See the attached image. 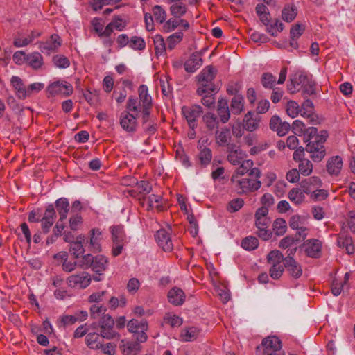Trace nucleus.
<instances>
[{
  "label": "nucleus",
  "mask_w": 355,
  "mask_h": 355,
  "mask_svg": "<svg viewBox=\"0 0 355 355\" xmlns=\"http://www.w3.org/2000/svg\"><path fill=\"white\" fill-rule=\"evenodd\" d=\"M216 75V71L211 66H208L196 77L198 84L196 92L199 96L217 92V88L213 83Z\"/></svg>",
  "instance_id": "1"
},
{
  "label": "nucleus",
  "mask_w": 355,
  "mask_h": 355,
  "mask_svg": "<svg viewBox=\"0 0 355 355\" xmlns=\"http://www.w3.org/2000/svg\"><path fill=\"white\" fill-rule=\"evenodd\" d=\"M328 137L326 130L320 132V135L316 136L315 139L309 141L305 147V150L310 154V157L315 162H319L326 155V149L324 144Z\"/></svg>",
  "instance_id": "2"
},
{
  "label": "nucleus",
  "mask_w": 355,
  "mask_h": 355,
  "mask_svg": "<svg viewBox=\"0 0 355 355\" xmlns=\"http://www.w3.org/2000/svg\"><path fill=\"white\" fill-rule=\"evenodd\" d=\"M231 182L234 184L237 192L240 194L254 192L261 186V182L252 178H242L237 179L236 175H232Z\"/></svg>",
  "instance_id": "3"
},
{
  "label": "nucleus",
  "mask_w": 355,
  "mask_h": 355,
  "mask_svg": "<svg viewBox=\"0 0 355 355\" xmlns=\"http://www.w3.org/2000/svg\"><path fill=\"white\" fill-rule=\"evenodd\" d=\"M310 77L311 76L302 71L292 74L287 85L288 92L291 94H295L302 90Z\"/></svg>",
  "instance_id": "4"
},
{
  "label": "nucleus",
  "mask_w": 355,
  "mask_h": 355,
  "mask_svg": "<svg viewBox=\"0 0 355 355\" xmlns=\"http://www.w3.org/2000/svg\"><path fill=\"white\" fill-rule=\"evenodd\" d=\"M263 355H285L281 351L282 343L276 336H268L262 340Z\"/></svg>",
  "instance_id": "5"
},
{
  "label": "nucleus",
  "mask_w": 355,
  "mask_h": 355,
  "mask_svg": "<svg viewBox=\"0 0 355 355\" xmlns=\"http://www.w3.org/2000/svg\"><path fill=\"white\" fill-rule=\"evenodd\" d=\"M114 320L109 314L103 315L99 320L101 335L103 338L111 339L117 336V333L114 330Z\"/></svg>",
  "instance_id": "6"
},
{
  "label": "nucleus",
  "mask_w": 355,
  "mask_h": 355,
  "mask_svg": "<svg viewBox=\"0 0 355 355\" xmlns=\"http://www.w3.org/2000/svg\"><path fill=\"white\" fill-rule=\"evenodd\" d=\"M182 114L186 119L189 127L193 130L197 126V119L202 112V107L194 105L191 107L184 106L182 108Z\"/></svg>",
  "instance_id": "7"
},
{
  "label": "nucleus",
  "mask_w": 355,
  "mask_h": 355,
  "mask_svg": "<svg viewBox=\"0 0 355 355\" xmlns=\"http://www.w3.org/2000/svg\"><path fill=\"white\" fill-rule=\"evenodd\" d=\"M47 90L52 96H69L73 93V87L66 81H56L49 85Z\"/></svg>",
  "instance_id": "8"
},
{
  "label": "nucleus",
  "mask_w": 355,
  "mask_h": 355,
  "mask_svg": "<svg viewBox=\"0 0 355 355\" xmlns=\"http://www.w3.org/2000/svg\"><path fill=\"white\" fill-rule=\"evenodd\" d=\"M170 227L168 230L160 229L155 234L158 245L165 252H171L173 249V243L171 238Z\"/></svg>",
  "instance_id": "9"
},
{
  "label": "nucleus",
  "mask_w": 355,
  "mask_h": 355,
  "mask_svg": "<svg viewBox=\"0 0 355 355\" xmlns=\"http://www.w3.org/2000/svg\"><path fill=\"white\" fill-rule=\"evenodd\" d=\"M90 282V275L86 272H83L77 275H72L67 278V284L70 287L85 288L89 285Z\"/></svg>",
  "instance_id": "10"
},
{
  "label": "nucleus",
  "mask_w": 355,
  "mask_h": 355,
  "mask_svg": "<svg viewBox=\"0 0 355 355\" xmlns=\"http://www.w3.org/2000/svg\"><path fill=\"white\" fill-rule=\"evenodd\" d=\"M306 254L312 258H318L320 256L322 243L315 239L306 240L302 245Z\"/></svg>",
  "instance_id": "11"
},
{
  "label": "nucleus",
  "mask_w": 355,
  "mask_h": 355,
  "mask_svg": "<svg viewBox=\"0 0 355 355\" xmlns=\"http://www.w3.org/2000/svg\"><path fill=\"white\" fill-rule=\"evenodd\" d=\"M137 116L129 112H123L120 116L122 128L127 132H135L137 125Z\"/></svg>",
  "instance_id": "12"
},
{
  "label": "nucleus",
  "mask_w": 355,
  "mask_h": 355,
  "mask_svg": "<svg viewBox=\"0 0 355 355\" xmlns=\"http://www.w3.org/2000/svg\"><path fill=\"white\" fill-rule=\"evenodd\" d=\"M261 117L252 111L248 112L243 120V128L249 132L255 131L259 126Z\"/></svg>",
  "instance_id": "13"
},
{
  "label": "nucleus",
  "mask_w": 355,
  "mask_h": 355,
  "mask_svg": "<svg viewBox=\"0 0 355 355\" xmlns=\"http://www.w3.org/2000/svg\"><path fill=\"white\" fill-rule=\"evenodd\" d=\"M228 161L233 165H239L245 157V153L235 144H232L227 147Z\"/></svg>",
  "instance_id": "14"
},
{
  "label": "nucleus",
  "mask_w": 355,
  "mask_h": 355,
  "mask_svg": "<svg viewBox=\"0 0 355 355\" xmlns=\"http://www.w3.org/2000/svg\"><path fill=\"white\" fill-rule=\"evenodd\" d=\"M61 40L58 35L53 34L51 36L50 39L46 42H42L40 44V49L43 53L50 54L52 52L56 51L61 46Z\"/></svg>",
  "instance_id": "15"
},
{
  "label": "nucleus",
  "mask_w": 355,
  "mask_h": 355,
  "mask_svg": "<svg viewBox=\"0 0 355 355\" xmlns=\"http://www.w3.org/2000/svg\"><path fill=\"white\" fill-rule=\"evenodd\" d=\"M270 128L276 131L279 136H284L290 130L291 125L287 122H282L278 116H273L270 121Z\"/></svg>",
  "instance_id": "16"
},
{
  "label": "nucleus",
  "mask_w": 355,
  "mask_h": 355,
  "mask_svg": "<svg viewBox=\"0 0 355 355\" xmlns=\"http://www.w3.org/2000/svg\"><path fill=\"white\" fill-rule=\"evenodd\" d=\"M268 209L266 207H259L255 213V225L257 228H268L271 223L270 218L268 217Z\"/></svg>",
  "instance_id": "17"
},
{
  "label": "nucleus",
  "mask_w": 355,
  "mask_h": 355,
  "mask_svg": "<svg viewBox=\"0 0 355 355\" xmlns=\"http://www.w3.org/2000/svg\"><path fill=\"white\" fill-rule=\"evenodd\" d=\"M202 64V59L200 52L192 53L190 58L185 62L184 67L187 72L193 73Z\"/></svg>",
  "instance_id": "18"
},
{
  "label": "nucleus",
  "mask_w": 355,
  "mask_h": 355,
  "mask_svg": "<svg viewBox=\"0 0 355 355\" xmlns=\"http://www.w3.org/2000/svg\"><path fill=\"white\" fill-rule=\"evenodd\" d=\"M167 297L168 302L174 306L182 305L185 301L186 297L184 291L176 286L169 290Z\"/></svg>",
  "instance_id": "19"
},
{
  "label": "nucleus",
  "mask_w": 355,
  "mask_h": 355,
  "mask_svg": "<svg viewBox=\"0 0 355 355\" xmlns=\"http://www.w3.org/2000/svg\"><path fill=\"white\" fill-rule=\"evenodd\" d=\"M300 186L305 193L310 194L313 190L319 189L322 186V182L319 178L313 176L302 180Z\"/></svg>",
  "instance_id": "20"
},
{
  "label": "nucleus",
  "mask_w": 355,
  "mask_h": 355,
  "mask_svg": "<svg viewBox=\"0 0 355 355\" xmlns=\"http://www.w3.org/2000/svg\"><path fill=\"white\" fill-rule=\"evenodd\" d=\"M104 338L101 333L89 332L85 337V344L92 349H99Z\"/></svg>",
  "instance_id": "21"
},
{
  "label": "nucleus",
  "mask_w": 355,
  "mask_h": 355,
  "mask_svg": "<svg viewBox=\"0 0 355 355\" xmlns=\"http://www.w3.org/2000/svg\"><path fill=\"white\" fill-rule=\"evenodd\" d=\"M10 82L19 98L25 99L28 97L27 87L24 85L22 80L19 77L12 76Z\"/></svg>",
  "instance_id": "22"
},
{
  "label": "nucleus",
  "mask_w": 355,
  "mask_h": 355,
  "mask_svg": "<svg viewBox=\"0 0 355 355\" xmlns=\"http://www.w3.org/2000/svg\"><path fill=\"white\" fill-rule=\"evenodd\" d=\"M343 167V160L339 156L331 157L327 162V170L331 175H338Z\"/></svg>",
  "instance_id": "23"
},
{
  "label": "nucleus",
  "mask_w": 355,
  "mask_h": 355,
  "mask_svg": "<svg viewBox=\"0 0 355 355\" xmlns=\"http://www.w3.org/2000/svg\"><path fill=\"white\" fill-rule=\"evenodd\" d=\"M284 265L291 277L297 279L302 275V267L295 259H291L288 258L286 259V262L284 263Z\"/></svg>",
  "instance_id": "24"
},
{
  "label": "nucleus",
  "mask_w": 355,
  "mask_h": 355,
  "mask_svg": "<svg viewBox=\"0 0 355 355\" xmlns=\"http://www.w3.org/2000/svg\"><path fill=\"white\" fill-rule=\"evenodd\" d=\"M138 94L139 98V103L141 107H152V98L148 94V89L146 85H141L138 89Z\"/></svg>",
  "instance_id": "25"
},
{
  "label": "nucleus",
  "mask_w": 355,
  "mask_h": 355,
  "mask_svg": "<svg viewBox=\"0 0 355 355\" xmlns=\"http://www.w3.org/2000/svg\"><path fill=\"white\" fill-rule=\"evenodd\" d=\"M112 234V243H125L126 235L123 226L121 225H114L110 227Z\"/></svg>",
  "instance_id": "26"
},
{
  "label": "nucleus",
  "mask_w": 355,
  "mask_h": 355,
  "mask_svg": "<svg viewBox=\"0 0 355 355\" xmlns=\"http://www.w3.org/2000/svg\"><path fill=\"white\" fill-rule=\"evenodd\" d=\"M55 204L58 214L60 215V218H61V220H65L69 210V203L68 200L65 198H61L58 199Z\"/></svg>",
  "instance_id": "27"
},
{
  "label": "nucleus",
  "mask_w": 355,
  "mask_h": 355,
  "mask_svg": "<svg viewBox=\"0 0 355 355\" xmlns=\"http://www.w3.org/2000/svg\"><path fill=\"white\" fill-rule=\"evenodd\" d=\"M216 143L219 146H227V147L230 145L229 144L231 139V133L230 130L227 128H223L220 130H217L216 132Z\"/></svg>",
  "instance_id": "28"
},
{
  "label": "nucleus",
  "mask_w": 355,
  "mask_h": 355,
  "mask_svg": "<svg viewBox=\"0 0 355 355\" xmlns=\"http://www.w3.org/2000/svg\"><path fill=\"white\" fill-rule=\"evenodd\" d=\"M84 236L80 235L77 237L76 241L71 243L69 251L75 259L79 258L85 252V248L82 244Z\"/></svg>",
  "instance_id": "29"
},
{
  "label": "nucleus",
  "mask_w": 355,
  "mask_h": 355,
  "mask_svg": "<svg viewBox=\"0 0 355 355\" xmlns=\"http://www.w3.org/2000/svg\"><path fill=\"white\" fill-rule=\"evenodd\" d=\"M91 236L89 239V245L91 250L94 252H98L101 251V233L98 230L92 229L90 231Z\"/></svg>",
  "instance_id": "30"
},
{
  "label": "nucleus",
  "mask_w": 355,
  "mask_h": 355,
  "mask_svg": "<svg viewBox=\"0 0 355 355\" xmlns=\"http://www.w3.org/2000/svg\"><path fill=\"white\" fill-rule=\"evenodd\" d=\"M127 327L130 333L134 334L137 333L140 329L148 330V322L144 319L140 321L136 319H132L128 322Z\"/></svg>",
  "instance_id": "31"
},
{
  "label": "nucleus",
  "mask_w": 355,
  "mask_h": 355,
  "mask_svg": "<svg viewBox=\"0 0 355 355\" xmlns=\"http://www.w3.org/2000/svg\"><path fill=\"white\" fill-rule=\"evenodd\" d=\"M305 192L300 188H293L288 192L289 200L297 205L302 203L305 200Z\"/></svg>",
  "instance_id": "32"
},
{
  "label": "nucleus",
  "mask_w": 355,
  "mask_h": 355,
  "mask_svg": "<svg viewBox=\"0 0 355 355\" xmlns=\"http://www.w3.org/2000/svg\"><path fill=\"white\" fill-rule=\"evenodd\" d=\"M231 110L234 114H239L244 109V99L242 95H235L231 101Z\"/></svg>",
  "instance_id": "33"
},
{
  "label": "nucleus",
  "mask_w": 355,
  "mask_h": 355,
  "mask_svg": "<svg viewBox=\"0 0 355 355\" xmlns=\"http://www.w3.org/2000/svg\"><path fill=\"white\" fill-rule=\"evenodd\" d=\"M199 330L196 327H187L181 331L180 337L183 341L190 342L197 338Z\"/></svg>",
  "instance_id": "34"
},
{
  "label": "nucleus",
  "mask_w": 355,
  "mask_h": 355,
  "mask_svg": "<svg viewBox=\"0 0 355 355\" xmlns=\"http://www.w3.org/2000/svg\"><path fill=\"white\" fill-rule=\"evenodd\" d=\"M338 245L340 248H345L346 252L348 254H352L354 252V247L353 245L352 239L348 236H340L338 239Z\"/></svg>",
  "instance_id": "35"
},
{
  "label": "nucleus",
  "mask_w": 355,
  "mask_h": 355,
  "mask_svg": "<svg viewBox=\"0 0 355 355\" xmlns=\"http://www.w3.org/2000/svg\"><path fill=\"white\" fill-rule=\"evenodd\" d=\"M107 263V259L103 255L94 257L92 269L96 272H102L105 270Z\"/></svg>",
  "instance_id": "36"
},
{
  "label": "nucleus",
  "mask_w": 355,
  "mask_h": 355,
  "mask_svg": "<svg viewBox=\"0 0 355 355\" xmlns=\"http://www.w3.org/2000/svg\"><path fill=\"white\" fill-rule=\"evenodd\" d=\"M26 62L34 69H37L43 64V58L38 52L26 55Z\"/></svg>",
  "instance_id": "37"
},
{
  "label": "nucleus",
  "mask_w": 355,
  "mask_h": 355,
  "mask_svg": "<svg viewBox=\"0 0 355 355\" xmlns=\"http://www.w3.org/2000/svg\"><path fill=\"white\" fill-rule=\"evenodd\" d=\"M297 13V10L295 6L286 5L282 10V17L285 21L291 22L295 19Z\"/></svg>",
  "instance_id": "38"
},
{
  "label": "nucleus",
  "mask_w": 355,
  "mask_h": 355,
  "mask_svg": "<svg viewBox=\"0 0 355 355\" xmlns=\"http://www.w3.org/2000/svg\"><path fill=\"white\" fill-rule=\"evenodd\" d=\"M199 148L200 153L198 157L200 163L202 166H207L210 163L212 158L211 150L210 148L206 147L202 148V146H200Z\"/></svg>",
  "instance_id": "39"
},
{
  "label": "nucleus",
  "mask_w": 355,
  "mask_h": 355,
  "mask_svg": "<svg viewBox=\"0 0 355 355\" xmlns=\"http://www.w3.org/2000/svg\"><path fill=\"white\" fill-rule=\"evenodd\" d=\"M202 119L208 130H213L216 128H218V120L214 113H207L205 115H204Z\"/></svg>",
  "instance_id": "40"
},
{
  "label": "nucleus",
  "mask_w": 355,
  "mask_h": 355,
  "mask_svg": "<svg viewBox=\"0 0 355 355\" xmlns=\"http://www.w3.org/2000/svg\"><path fill=\"white\" fill-rule=\"evenodd\" d=\"M123 345H120V348L124 355H130L133 352H137L140 349V346L137 342H126L122 340Z\"/></svg>",
  "instance_id": "41"
},
{
  "label": "nucleus",
  "mask_w": 355,
  "mask_h": 355,
  "mask_svg": "<svg viewBox=\"0 0 355 355\" xmlns=\"http://www.w3.org/2000/svg\"><path fill=\"white\" fill-rule=\"evenodd\" d=\"M261 83L264 88L273 89L276 83V77L270 73H263L261 78Z\"/></svg>",
  "instance_id": "42"
},
{
  "label": "nucleus",
  "mask_w": 355,
  "mask_h": 355,
  "mask_svg": "<svg viewBox=\"0 0 355 355\" xmlns=\"http://www.w3.org/2000/svg\"><path fill=\"white\" fill-rule=\"evenodd\" d=\"M186 6L181 2H175L170 7V11L172 15L175 17H180L187 12Z\"/></svg>",
  "instance_id": "43"
},
{
  "label": "nucleus",
  "mask_w": 355,
  "mask_h": 355,
  "mask_svg": "<svg viewBox=\"0 0 355 355\" xmlns=\"http://www.w3.org/2000/svg\"><path fill=\"white\" fill-rule=\"evenodd\" d=\"M298 171L304 176L309 175L313 171L312 162L308 159H302L299 162Z\"/></svg>",
  "instance_id": "44"
},
{
  "label": "nucleus",
  "mask_w": 355,
  "mask_h": 355,
  "mask_svg": "<svg viewBox=\"0 0 355 355\" xmlns=\"http://www.w3.org/2000/svg\"><path fill=\"white\" fill-rule=\"evenodd\" d=\"M302 94L304 98L315 94V83L311 76L302 89Z\"/></svg>",
  "instance_id": "45"
},
{
  "label": "nucleus",
  "mask_w": 355,
  "mask_h": 355,
  "mask_svg": "<svg viewBox=\"0 0 355 355\" xmlns=\"http://www.w3.org/2000/svg\"><path fill=\"white\" fill-rule=\"evenodd\" d=\"M241 246L246 250H253L259 246V241L254 236L245 237L242 240Z\"/></svg>",
  "instance_id": "46"
},
{
  "label": "nucleus",
  "mask_w": 355,
  "mask_h": 355,
  "mask_svg": "<svg viewBox=\"0 0 355 355\" xmlns=\"http://www.w3.org/2000/svg\"><path fill=\"white\" fill-rule=\"evenodd\" d=\"M273 231L277 236L283 235L286 231V223L283 218H277L273 223Z\"/></svg>",
  "instance_id": "47"
},
{
  "label": "nucleus",
  "mask_w": 355,
  "mask_h": 355,
  "mask_svg": "<svg viewBox=\"0 0 355 355\" xmlns=\"http://www.w3.org/2000/svg\"><path fill=\"white\" fill-rule=\"evenodd\" d=\"M268 262L270 264H278L284 261V256L279 250H275L268 254Z\"/></svg>",
  "instance_id": "48"
},
{
  "label": "nucleus",
  "mask_w": 355,
  "mask_h": 355,
  "mask_svg": "<svg viewBox=\"0 0 355 355\" xmlns=\"http://www.w3.org/2000/svg\"><path fill=\"white\" fill-rule=\"evenodd\" d=\"M53 62L54 64L60 69H66L69 67V60L63 55H55L53 57Z\"/></svg>",
  "instance_id": "49"
},
{
  "label": "nucleus",
  "mask_w": 355,
  "mask_h": 355,
  "mask_svg": "<svg viewBox=\"0 0 355 355\" xmlns=\"http://www.w3.org/2000/svg\"><path fill=\"white\" fill-rule=\"evenodd\" d=\"M140 107H141V103L137 98L135 96H130L126 104L127 112H133L136 113V115H138V112L139 111Z\"/></svg>",
  "instance_id": "50"
},
{
  "label": "nucleus",
  "mask_w": 355,
  "mask_h": 355,
  "mask_svg": "<svg viewBox=\"0 0 355 355\" xmlns=\"http://www.w3.org/2000/svg\"><path fill=\"white\" fill-rule=\"evenodd\" d=\"M153 42L156 54L157 55L163 54L166 51V44L164 38L161 35H157L154 37Z\"/></svg>",
  "instance_id": "51"
},
{
  "label": "nucleus",
  "mask_w": 355,
  "mask_h": 355,
  "mask_svg": "<svg viewBox=\"0 0 355 355\" xmlns=\"http://www.w3.org/2000/svg\"><path fill=\"white\" fill-rule=\"evenodd\" d=\"M121 0H89V4L94 10H101L104 5H110L120 2Z\"/></svg>",
  "instance_id": "52"
},
{
  "label": "nucleus",
  "mask_w": 355,
  "mask_h": 355,
  "mask_svg": "<svg viewBox=\"0 0 355 355\" xmlns=\"http://www.w3.org/2000/svg\"><path fill=\"white\" fill-rule=\"evenodd\" d=\"M164 322L171 327H180L182 324V319L176 315L167 313L164 316Z\"/></svg>",
  "instance_id": "53"
},
{
  "label": "nucleus",
  "mask_w": 355,
  "mask_h": 355,
  "mask_svg": "<svg viewBox=\"0 0 355 355\" xmlns=\"http://www.w3.org/2000/svg\"><path fill=\"white\" fill-rule=\"evenodd\" d=\"M97 327L98 324L96 322L92 323L89 328H87L85 325H81L75 330L73 337L78 338L84 336H86L90 329L95 330Z\"/></svg>",
  "instance_id": "54"
},
{
  "label": "nucleus",
  "mask_w": 355,
  "mask_h": 355,
  "mask_svg": "<svg viewBox=\"0 0 355 355\" xmlns=\"http://www.w3.org/2000/svg\"><path fill=\"white\" fill-rule=\"evenodd\" d=\"M153 14L155 20L159 24H162L166 18V13L162 8L158 5L153 8Z\"/></svg>",
  "instance_id": "55"
},
{
  "label": "nucleus",
  "mask_w": 355,
  "mask_h": 355,
  "mask_svg": "<svg viewBox=\"0 0 355 355\" xmlns=\"http://www.w3.org/2000/svg\"><path fill=\"white\" fill-rule=\"evenodd\" d=\"M284 268V265L281 263L271 265L269 270L270 276L274 279H278L282 275Z\"/></svg>",
  "instance_id": "56"
},
{
  "label": "nucleus",
  "mask_w": 355,
  "mask_h": 355,
  "mask_svg": "<svg viewBox=\"0 0 355 355\" xmlns=\"http://www.w3.org/2000/svg\"><path fill=\"white\" fill-rule=\"evenodd\" d=\"M183 34L182 32H177L170 35L167 39V46L168 49L172 50L174 49L175 45L180 42L182 40Z\"/></svg>",
  "instance_id": "57"
},
{
  "label": "nucleus",
  "mask_w": 355,
  "mask_h": 355,
  "mask_svg": "<svg viewBox=\"0 0 355 355\" xmlns=\"http://www.w3.org/2000/svg\"><path fill=\"white\" fill-rule=\"evenodd\" d=\"M106 310V308L102 305L94 304L90 308V316L93 319H97L105 315Z\"/></svg>",
  "instance_id": "58"
},
{
  "label": "nucleus",
  "mask_w": 355,
  "mask_h": 355,
  "mask_svg": "<svg viewBox=\"0 0 355 355\" xmlns=\"http://www.w3.org/2000/svg\"><path fill=\"white\" fill-rule=\"evenodd\" d=\"M129 46L135 50H142L145 49L146 43L141 37L134 36L130 40Z\"/></svg>",
  "instance_id": "59"
},
{
  "label": "nucleus",
  "mask_w": 355,
  "mask_h": 355,
  "mask_svg": "<svg viewBox=\"0 0 355 355\" xmlns=\"http://www.w3.org/2000/svg\"><path fill=\"white\" fill-rule=\"evenodd\" d=\"M94 257L90 254L83 255L82 259L78 261V266L83 269L92 268V263L94 262Z\"/></svg>",
  "instance_id": "60"
},
{
  "label": "nucleus",
  "mask_w": 355,
  "mask_h": 355,
  "mask_svg": "<svg viewBox=\"0 0 355 355\" xmlns=\"http://www.w3.org/2000/svg\"><path fill=\"white\" fill-rule=\"evenodd\" d=\"M300 112V107L298 104L293 101H290L288 102L286 105V112L288 116L292 118L296 117Z\"/></svg>",
  "instance_id": "61"
},
{
  "label": "nucleus",
  "mask_w": 355,
  "mask_h": 355,
  "mask_svg": "<svg viewBox=\"0 0 355 355\" xmlns=\"http://www.w3.org/2000/svg\"><path fill=\"white\" fill-rule=\"evenodd\" d=\"M253 162L251 160H244L239 165L240 166L236 169V174L233 175H236L238 178V175H243L249 171V168L252 166Z\"/></svg>",
  "instance_id": "62"
},
{
  "label": "nucleus",
  "mask_w": 355,
  "mask_h": 355,
  "mask_svg": "<svg viewBox=\"0 0 355 355\" xmlns=\"http://www.w3.org/2000/svg\"><path fill=\"white\" fill-rule=\"evenodd\" d=\"M162 198L160 196L152 194L148 197V203L149 207L153 208L155 207L158 210H162V206L160 205Z\"/></svg>",
  "instance_id": "63"
},
{
  "label": "nucleus",
  "mask_w": 355,
  "mask_h": 355,
  "mask_svg": "<svg viewBox=\"0 0 355 355\" xmlns=\"http://www.w3.org/2000/svg\"><path fill=\"white\" fill-rule=\"evenodd\" d=\"M283 29L284 24L279 20H277L273 24L267 26V31L272 36H277L278 32L282 31Z\"/></svg>",
  "instance_id": "64"
}]
</instances>
